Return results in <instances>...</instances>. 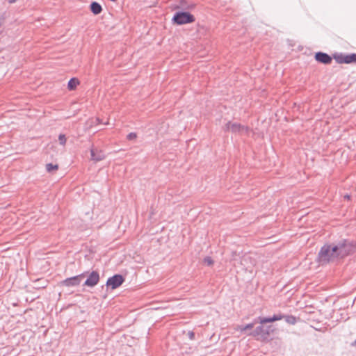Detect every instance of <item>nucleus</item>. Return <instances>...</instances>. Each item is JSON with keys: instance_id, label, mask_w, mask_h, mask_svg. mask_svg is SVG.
I'll return each instance as SVG.
<instances>
[{"instance_id": "obj_1", "label": "nucleus", "mask_w": 356, "mask_h": 356, "mask_svg": "<svg viewBox=\"0 0 356 356\" xmlns=\"http://www.w3.org/2000/svg\"><path fill=\"white\" fill-rule=\"evenodd\" d=\"M355 251L356 243L353 241L341 239L325 244L318 252V260L322 265L329 263L337 264Z\"/></svg>"}, {"instance_id": "obj_2", "label": "nucleus", "mask_w": 356, "mask_h": 356, "mask_svg": "<svg viewBox=\"0 0 356 356\" xmlns=\"http://www.w3.org/2000/svg\"><path fill=\"white\" fill-rule=\"evenodd\" d=\"M172 20L174 23L181 25L193 22L195 17L188 12H177L175 14Z\"/></svg>"}, {"instance_id": "obj_3", "label": "nucleus", "mask_w": 356, "mask_h": 356, "mask_svg": "<svg viewBox=\"0 0 356 356\" xmlns=\"http://www.w3.org/2000/svg\"><path fill=\"white\" fill-rule=\"evenodd\" d=\"M124 282V278L121 275H115L109 277L106 282V285L111 286L112 289L119 287Z\"/></svg>"}, {"instance_id": "obj_4", "label": "nucleus", "mask_w": 356, "mask_h": 356, "mask_svg": "<svg viewBox=\"0 0 356 356\" xmlns=\"http://www.w3.org/2000/svg\"><path fill=\"white\" fill-rule=\"evenodd\" d=\"M85 276L84 273L65 279L63 284L66 286H76L81 283L83 277Z\"/></svg>"}, {"instance_id": "obj_5", "label": "nucleus", "mask_w": 356, "mask_h": 356, "mask_svg": "<svg viewBox=\"0 0 356 356\" xmlns=\"http://www.w3.org/2000/svg\"><path fill=\"white\" fill-rule=\"evenodd\" d=\"M99 280V273L97 271H92L90 273L84 282V285L89 286V287H93L95 285L97 284Z\"/></svg>"}, {"instance_id": "obj_6", "label": "nucleus", "mask_w": 356, "mask_h": 356, "mask_svg": "<svg viewBox=\"0 0 356 356\" xmlns=\"http://www.w3.org/2000/svg\"><path fill=\"white\" fill-rule=\"evenodd\" d=\"M225 129L227 131H232V132L243 133L248 131V128L241 126L240 124L227 122L225 125Z\"/></svg>"}, {"instance_id": "obj_7", "label": "nucleus", "mask_w": 356, "mask_h": 356, "mask_svg": "<svg viewBox=\"0 0 356 356\" xmlns=\"http://www.w3.org/2000/svg\"><path fill=\"white\" fill-rule=\"evenodd\" d=\"M315 58L317 61L324 64H328L332 61V58L328 54L323 52L316 53Z\"/></svg>"}, {"instance_id": "obj_8", "label": "nucleus", "mask_w": 356, "mask_h": 356, "mask_svg": "<svg viewBox=\"0 0 356 356\" xmlns=\"http://www.w3.org/2000/svg\"><path fill=\"white\" fill-rule=\"evenodd\" d=\"M284 318V316L281 314L274 315L272 317H259V323L260 324H265L267 323H272L276 321H280Z\"/></svg>"}, {"instance_id": "obj_9", "label": "nucleus", "mask_w": 356, "mask_h": 356, "mask_svg": "<svg viewBox=\"0 0 356 356\" xmlns=\"http://www.w3.org/2000/svg\"><path fill=\"white\" fill-rule=\"evenodd\" d=\"M91 158L93 161H100L105 158V154L102 150L92 148L90 150Z\"/></svg>"}, {"instance_id": "obj_10", "label": "nucleus", "mask_w": 356, "mask_h": 356, "mask_svg": "<svg viewBox=\"0 0 356 356\" xmlns=\"http://www.w3.org/2000/svg\"><path fill=\"white\" fill-rule=\"evenodd\" d=\"M270 334V331H264V327L263 326H258L255 328V330L251 332L250 334L253 335L254 337L256 336H262L264 337H266Z\"/></svg>"}, {"instance_id": "obj_11", "label": "nucleus", "mask_w": 356, "mask_h": 356, "mask_svg": "<svg viewBox=\"0 0 356 356\" xmlns=\"http://www.w3.org/2000/svg\"><path fill=\"white\" fill-rule=\"evenodd\" d=\"M90 9H91V11L95 14V15H98L99 14L102 10V6H100V4H99L97 2H92L91 4H90Z\"/></svg>"}, {"instance_id": "obj_12", "label": "nucleus", "mask_w": 356, "mask_h": 356, "mask_svg": "<svg viewBox=\"0 0 356 356\" xmlns=\"http://www.w3.org/2000/svg\"><path fill=\"white\" fill-rule=\"evenodd\" d=\"M343 61L344 63H356V54H346Z\"/></svg>"}, {"instance_id": "obj_13", "label": "nucleus", "mask_w": 356, "mask_h": 356, "mask_svg": "<svg viewBox=\"0 0 356 356\" xmlns=\"http://www.w3.org/2000/svg\"><path fill=\"white\" fill-rule=\"evenodd\" d=\"M79 83V81L78 79H76L75 78H72L68 82V84H67L68 88L70 90H74L76 88V87L77 86V85Z\"/></svg>"}, {"instance_id": "obj_14", "label": "nucleus", "mask_w": 356, "mask_h": 356, "mask_svg": "<svg viewBox=\"0 0 356 356\" xmlns=\"http://www.w3.org/2000/svg\"><path fill=\"white\" fill-rule=\"evenodd\" d=\"M285 321L290 325H295L297 322V319L295 316L291 315L284 316Z\"/></svg>"}, {"instance_id": "obj_15", "label": "nucleus", "mask_w": 356, "mask_h": 356, "mask_svg": "<svg viewBox=\"0 0 356 356\" xmlns=\"http://www.w3.org/2000/svg\"><path fill=\"white\" fill-rule=\"evenodd\" d=\"M257 323H259V318L255 319L252 323H249V324L246 325L245 326H244L243 329H245V331L248 330H251L253 328L254 324Z\"/></svg>"}, {"instance_id": "obj_16", "label": "nucleus", "mask_w": 356, "mask_h": 356, "mask_svg": "<svg viewBox=\"0 0 356 356\" xmlns=\"http://www.w3.org/2000/svg\"><path fill=\"white\" fill-rule=\"evenodd\" d=\"M58 165H53L52 163H48L46 165V169L48 172H51L53 170H57Z\"/></svg>"}, {"instance_id": "obj_17", "label": "nucleus", "mask_w": 356, "mask_h": 356, "mask_svg": "<svg viewBox=\"0 0 356 356\" xmlns=\"http://www.w3.org/2000/svg\"><path fill=\"white\" fill-rule=\"evenodd\" d=\"M344 57H346V54H341L339 55H337V56H334V58L336 59L337 63H344V62L343 61L344 60Z\"/></svg>"}, {"instance_id": "obj_18", "label": "nucleus", "mask_w": 356, "mask_h": 356, "mask_svg": "<svg viewBox=\"0 0 356 356\" xmlns=\"http://www.w3.org/2000/svg\"><path fill=\"white\" fill-rule=\"evenodd\" d=\"M58 140H59V143L62 145H65V143H66V137H65V135L64 134H60L59 136H58Z\"/></svg>"}, {"instance_id": "obj_19", "label": "nucleus", "mask_w": 356, "mask_h": 356, "mask_svg": "<svg viewBox=\"0 0 356 356\" xmlns=\"http://www.w3.org/2000/svg\"><path fill=\"white\" fill-rule=\"evenodd\" d=\"M213 263V259L210 257H207L204 259V264L207 266H211Z\"/></svg>"}, {"instance_id": "obj_20", "label": "nucleus", "mask_w": 356, "mask_h": 356, "mask_svg": "<svg viewBox=\"0 0 356 356\" xmlns=\"http://www.w3.org/2000/svg\"><path fill=\"white\" fill-rule=\"evenodd\" d=\"M136 138V134L135 133H130L127 136V138L130 140H134Z\"/></svg>"}, {"instance_id": "obj_21", "label": "nucleus", "mask_w": 356, "mask_h": 356, "mask_svg": "<svg viewBox=\"0 0 356 356\" xmlns=\"http://www.w3.org/2000/svg\"><path fill=\"white\" fill-rule=\"evenodd\" d=\"M244 328V326H242V325H238L236 327V331H239L241 332H245V329Z\"/></svg>"}, {"instance_id": "obj_22", "label": "nucleus", "mask_w": 356, "mask_h": 356, "mask_svg": "<svg viewBox=\"0 0 356 356\" xmlns=\"http://www.w3.org/2000/svg\"><path fill=\"white\" fill-rule=\"evenodd\" d=\"M188 337L190 338V339H194V337H195V334L193 332H188Z\"/></svg>"}, {"instance_id": "obj_23", "label": "nucleus", "mask_w": 356, "mask_h": 356, "mask_svg": "<svg viewBox=\"0 0 356 356\" xmlns=\"http://www.w3.org/2000/svg\"><path fill=\"white\" fill-rule=\"evenodd\" d=\"M4 20V17L3 15H0V27L1 26L2 24H3V22Z\"/></svg>"}, {"instance_id": "obj_24", "label": "nucleus", "mask_w": 356, "mask_h": 356, "mask_svg": "<svg viewBox=\"0 0 356 356\" xmlns=\"http://www.w3.org/2000/svg\"><path fill=\"white\" fill-rule=\"evenodd\" d=\"M9 3H15L17 0H6Z\"/></svg>"}, {"instance_id": "obj_25", "label": "nucleus", "mask_w": 356, "mask_h": 356, "mask_svg": "<svg viewBox=\"0 0 356 356\" xmlns=\"http://www.w3.org/2000/svg\"><path fill=\"white\" fill-rule=\"evenodd\" d=\"M351 346L356 347V339L354 341L352 342Z\"/></svg>"}, {"instance_id": "obj_26", "label": "nucleus", "mask_w": 356, "mask_h": 356, "mask_svg": "<svg viewBox=\"0 0 356 356\" xmlns=\"http://www.w3.org/2000/svg\"><path fill=\"white\" fill-rule=\"evenodd\" d=\"M344 197H345V198H346V199H349V198H350V196H349L348 195H346L344 196Z\"/></svg>"}, {"instance_id": "obj_27", "label": "nucleus", "mask_w": 356, "mask_h": 356, "mask_svg": "<svg viewBox=\"0 0 356 356\" xmlns=\"http://www.w3.org/2000/svg\"><path fill=\"white\" fill-rule=\"evenodd\" d=\"M269 328H270L269 327H268L266 328L264 327V331H269Z\"/></svg>"}]
</instances>
